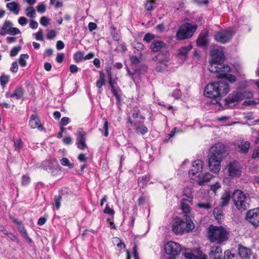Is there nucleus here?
I'll return each mask as SVG.
<instances>
[{
    "instance_id": "nucleus-1",
    "label": "nucleus",
    "mask_w": 259,
    "mask_h": 259,
    "mask_svg": "<svg viewBox=\"0 0 259 259\" xmlns=\"http://www.w3.org/2000/svg\"><path fill=\"white\" fill-rule=\"evenodd\" d=\"M210 55L208 69L211 72L219 73L218 77L225 78L227 76V79L230 82H235L236 81L235 76L227 74V73L230 71V68L228 65L223 63L224 61L223 52L218 49H214L211 51Z\"/></svg>"
},
{
    "instance_id": "nucleus-2",
    "label": "nucleus",
    "mask_w": 259,
    "mask_h": 259,
    "mask_svg": "<svg viewBox=\"0 0 259 259\" xmlns=\"http://www.w3.org/2000/svg\"><path fill=\"white\" fill-rule=\"evenodd\" d=\"M229 154L228 148L222 143L213 145L208 154V166L210 171L217 174L221 167V163Z\"/></svg>"
},
{
    "instance_id": "nucleus-3",
    "label": "nucleus",
    "mask_w": 259,
    "mask_h": 259,
    "mask_svg": "<svg viewBox=\"0 0 259 259\" xmlns=\"http://www.w3.org/2000/svg\"><path fill=\"white\" fill-rule=\"evenodd\" d=\"M229 91L230 87L228 83L224 80H221L208 84L205 88L204 94L207 97L218 100L226 95ZM216 102H218V100Z\"/></svg>"
},
{
    "instance_id": "nucleus-4",
    "label": "nucleus",
    "mask_w": 259,
    "mask_h": 259,
    "mask_svg": "<svg viewBox=\"0 0 259 259\" xmlns=\"http://www.w3.org/2000/svg\"><path fill=\"white\" fill-rule=\"evenodd\" d=\"M207 235L210 242L221 244L228 240L229 232L222 226L211 225L209 227Z\"/></svg>"
},
{
    "instance_id": "nucleus-5",
    "label": "nucleus",
    "mask_w": 259,
    "mask_h": 259,
    "mask_svg": "<svg viewBox=\"0 0 259 259\" xmlns=\"http://www.w3.org/2000/svg\"><path fill=\"white\" fill-rule=\"evenodd\" d=\"M184 213L185 221L180 218H177L172 224V230L176 234L189 232L194 228V224L190 216L191 212Z\"/></svg>"
},
{
    "instance_id": "nucleus-6",
    "label": "nucleus",
    "mask_w": 259,
    "mask_h": 259,
    "mask_svg": "<svg viewBox=\"0 0 259 259\" xmlns=\"http://www.w3.org/2000/svg\"><path fill=\"white\" fill-rule=\"evenodd\" d=\"M232 198L238 210L242 211L249 208L251 200L249 194H244L240 190H236L233 193Z\"/></svg>"
},
{
    "instance_id": "nucleus-7",
    "label": "nucleus",
    "mask_w": 259,
    "mask_h": 259,
    "mask_svg": "<svg viewBox=\"0 0 259 259\" xmlns=\"http://www.w3.org/2000/svg\"><path fill=\"white\" fill-rule=\"evenodd\" d=\"M150 49L153 52H160L162 49V41L157 39L154 40L151 43ZM152 60L156 66L155 69L156 71H161L162 70V53L159 52L153 58Z\"/></svg>"
},
{
    "instance_id": "nucleus-8",
    "label": "nucleus",
    "mask_w": 259,
    "mask_h": 259,
    "mask_svg": "<svg viewBox=\"0 0 259 259\" xmlns=\"http://www.w3.org/2000/svg\"><path fill=\"white\" fill-rule=\"evenodd\" d=\"M197 28V25L186 23L180 27L176 34L177 37L179 40L189 38L193 36Z\"/></svg>"
},
{
    "instance_id": "nucleus-9",
    "label": "nucleus",
    "mask_w": 259,
    "mask_h": 259,
    "mask_svg": "<svg viewBox=\"0 0 259 259\" xmlns=\"http://www.w3.org/2000/svg\"><path fill=\"white\" fill-rule=\"evenodd\" d=\"M242 168V167L238 161L233 160L228 163L225 168V171L228 176L234 179L241 176Z\"/></svg>"
},
{
    "instance_id": "nucleus-10",
    "label": "nucleus",
    "mask_w": 259,
    "mask_h": 259,
    "mask_svg": "<svg viewBox=\"0 0 259 259\" xmlns=\"http://www.w3.org/2000/svg\"><path fill=\"white\" fill-rule=\"evenodd\" d=\"M182 196L183 197L181 201V207L183 213H190V204L191 203V200L193 199L192 190L189 187L184 188L182 192Z\"/></svg>"
},
{
    "instance_id": "nucleus-11",
    "label": "nucleus",
    "mask_w": 259,
    "mask_h": 259,
    "mask_svg": "<svg viewBox=\"0 0 259 259\" xmlns=\"http://www.w3.org/2000/svg\"><path fill=\"white\" fill-rule=\"evenodd\" d=\"M234 34L235 31L231 29L222 30L215 33L214 39L219 42L226 44L231 40Z\"/></svg>"
},
{
    "instance_id": "nucleus-12",
    "label": "nucleus",
    "mask_w": 259,
    "mask_h": 259,
    "mask_svg": "<svg viewBox=\"0 0 259 259\" xmlns=\"http://www.w3.org/2000/svg\"><path fill=\"white\" fill-rule=\"evenodd\" d=\"M164 249L167 254L171 255L167 259H176V256L181 252L182 247L179 243L171 241L165 245Z\"/></svg>"
},
{
    "instance_id": "nucleus-13",
    "label": "nucleus",
    "mask_w": 259,
    "mask_h": 259,
    "mask_svg": "<svg viewBox=\"0 0 259 259\" xmlns=\"http://www.w3.org/2000/svg\"><path fill=\"white\" fill-rule=\"evenodd\" d=\"M141 120L138 122H133L130 116L127 118V123L131 124L132 126H135V130L137 134H141L142 135L146 134L148 130V128L144 125L139 126L138 124H143L145 117L143 116H140Z\"/></svg>"
},
{
    "instance_id": "nucleus-14",
    "label": "nucleus",
    "mask_w": 259,
    "mask_h": 259,
    "mask_svg": "<svg viewBox=\"0 0 259 259\" xmlns=\"http://www.w3.org/2000/svg\"><path fill=\"white\" fill-rule=\"evenodd\" d=\"M203 162L199 159L195 160L192 165V168L189 171V175L192 179L195 178L201 174Z\"/></svg>"
},
{
    "instance_id": "nucleus-15",
    "label": "nucleus",
    "mask_w": 259,
    "mask_h": 259,
    "mask_svg": "<svg viewBox=\"0 0 259 259\" xmlns=\"http://www.w3.org/2000/svg\"><path fill=\"white\" fill-rule=\"evenodd\" d=\"M246 219L254 227L259 226V208L249 210L246 213Z\"/></svg>"
},
{
    "instance_id": "nucleus-16",
    "label": "nucleus",
    "mask_w": 259,
    "mask_h": 259,
    "mask_svg": "<svg viewBox=\"0 0 259 259\" xmlns=\"http://www.w3.org/2000/svg\"><path fill=\"white\" fill-rule=\"evenodd\" d=\"M29 126L31 128H37L39 131L45 130V127L41 123L38 116L36 114H32L29 119Z\"/></svg>"
},
{
    "instance_id": "nucleus-17",
    "label": "nucleus",
    "mask_w": 259,
    "mask_h": 259,
    "mask_svg": "<svg viewBox=\"0 0 259 259\" xmlns=\"http://www.w3.org/2000/svg\"><path fill=\"white\" fill-rule=\"evenodd\" d=\"M86 136V132L82 130L78 131L76 134V144L77 148L80 150H84L87 147Z\"/></svg>"
},
{
    "instance_id": "nucleus-18",
    "label": "nucleus",
    "mask_w": 259,
    "mask_h": 259,
    "mask_svg": "<svg viewBox=\"0 0 259 259\" xmlns=\"http://www.w3.org/2000/svg\"><path fill=\"white\" fill-rule=\"evenodd\" d=\"M209 257L211 259H222V249L220 245H214L211 246Z\"/></svg>"
},
{
    "instance_id": "nucleus-19",
    "label": "nucleus",
    "mask_w": 259,
    "mask_h": 259,
    "mask_svg": "<svg viewBox=\"0 0 259 259\" xmlns=\"http://www.w3.org/2000/svg\"><path fill=\"white\" fill-rule=\"evenodd\" d=\"M238 254L241 259H250L252 255L251 250L239 244L238 247Z\"/></svg>"
},
{
    "instance_id": "nucleus-20",
    "label": "nucleus",
    "mask_w": 259,
    "mask_h": 259,
    "mask_svg": "<svg viewBox=\"0 0 259 259\" xmlns=\"http://www.w3.org/2000/svg\"><path fill=\"white\" fill-rule=\"evenodd\" d=\"M241 96V92H234L226 99V103L230 105H234V104L242 100Z\"/></svg>"
},
{
    "instance_id": "nucleus-21",
    "label": "nucleus",
    "mask_w": 259,
    "mask_h": 259,
    "mask_svg": "<svg viewBox=\"0 0 259 259\" xmlns=\"http://www.w3.org/2000/svg\"><path fill=\"white\" fill-rule=\"evenodd\" d=\"M191 49L192 46L191 45L182 47L178 51V57L182 60L185 59L187 57L189 52L191 50Z\"/></svg>"
},
{
    "instance_id": "nucleus-22",
    "label": "nucleus",
    "mask_w": 259,
    "mask_h": 259,
    "mask_svg": "<svg viewBox=\"0 0 259 259\" xmlns=\"http://www.w3.org/2000/svg\"><path fill=\"white\" fill-rule=\"evenodd\" d=\"M109 84L111 88V90L114 96L115 97L116 99L118 102H120L121 101V97L118 94L117 92L115 89V85H117V82L115 79H113V78L108 80Z\"/></svg>"
},
{
    "instance_id": "nucleus-23",
    "label": "nucleus",
    "mask_w": 259,
    "mask_h": 259,
    "mask_svg": "<svg viewBox=\"0 0 259 259\" xmlns=\"http://www.w3.org/2000/svg\"><path fill=\"white\" fill-rule=\"evenodd\" d=\"M197 182L200 186H202L205 183L209 181L212 178V176L210 173H205L204 175H199L198 176Z\"/></svg>"
},
{
    "instance_id": "nucleus-24",
    "label": "nucleus",
    "mask_w": 259,
    "mask_h": 259,
    "mask_svg": "<svg viewBox=\"0 0 259 259\" xmlns=\"http://www.w3.org/2000/svg\"><path fill=\"white\" fill-rule=\"evenodd\" d=\"M185 257L188 259H206L207 256L202 253L196 255L194 252L192 251H186L184 253Z\"/></svg>"
},
{
    "instance_id": "nucleus-25",
    "label": "nucleus",
    "mask_w": 259,
    "mask_h": 259,
    "mask_svg": "<svg viewBox=\"0 0 259 259\" xmlns=\"http://www.w3.org/2000/svg\"><path fill=\"white\" fill-rule=\"evenodd\" d=\"M207 37L208 35L206 33L200 34L197 40V45L200 47L206 46L209 42Z\"/></svg>"
},
{
    "instance_id": "nucleus-26",
    "label": "nucleus",
    "mask_w": 259,
    "mask_h": 259,
    "mask_svg": "<svg viewBox=\"0 0 259 259\" xmlns=\"http://www.w3.org/2000/svg\"><path fill=\"white\" fill-rule=\"evenodd\" d=\"M24 90L23 89V88L22 87H18L17 88L14 93L12 94H11L10 95V96H9V95L7 94H6V97H10V98H14V97H16V98L17 99H21L22 98H23V96H24Z\"/></svg>"
},
{
    "instance_id": "nucleus-27",
    "label": "nucleus",
    "mask_w": 259,
    "mask_h": 259,
    "mask_svg": "<svg viewBox=\"0 0 259 259\" xmlns=\"http://www.w3.org/2000/svg\"><path fill=\"white\" fill-rule=\"evenodd\" d=\"M61 197L66 199L67 201L73 199V193L71 191L65 189H62L59 195Z\"/></svg>"
},
{
    "instance_id": "nucleus-28",
    "label": "nucleus",
    "mask_w": 259,
    "mask_h": 259,
    "mask_svg": "<svg viewBox=\"0 0 259 259\" xmlns=\"http://www.w3.org/2000/svg\"><path fill=\"white\" fill-rule=\"evenodd\" d=\"M18 230L21 236L24 237L29 243H32V240L29 237L27 230L24 225L19 226Z\"/></svg>"
},
{
    "instance_id": "nucleus-29",
    "label": "nucleus",
    "mask_w": 259,
    "mask_h": 259,
    "mask_svg": "<svg viewBox=\"0 0 259 259\" xmlns=\"http://www.w3.org/2000/svg\"><path fill=\"white\" fill-rule=\"evenodd\" d=\"M12 25V22L9 20H6L4 22L1 29L0 30V34L5 35L9 33V28Z\"/></svg>"
},
{
    "instance_id": "nucleus-30",
    "label": "nucleus",
    "mask_w": 259,
    "mask_h": 259,
    "mask_svg": "<svg viewBox=\"0 0 259 259\" xmlns=\"http://www.w3.org/2000/svg\"><path fill=\"white\" fill-rule=\"evenodd\" d=\"M150 177L147 175L142 176L138 179V183L141 188H145L150 181Z\"/></svg>"
},
{
    "instance_id": "nucleus-31",
    "label": "nucleus",
    "mask_w": 259,
    "mask_h": 259,
    "mask_svg": "<svg viewBox=\"0 0 259 259\" xmlns=\"http://www.w3.org/2000/svg\"><path fill=\"white\" fill-rule=\"evenodd\" d=\"M231 198L230 193L227 191L225 192L221 197V204L225 206L229 204Z\"/></svg>"
},
{
    "instance_id": "nucleus-32",
    "label": "nucleus",
    "mask_w": 259,
    "mask_h": 259,
    "mask_svg": "<svg viewBox=\"0 0 259 259\" xmlns=\"http://www.w3.org/2000/svg\"><path fill=\"white\" fill-rule=\"evenodd\" d=\"M213 214L215 218L219 222L223 219V208L222 207H217L213 210Z\"/></svg>"
},
{
    "instance_id": "nucleus-33",
    "label": "nucleus",
    "mask_w": 259,
    "mask_h": 259,
    "mask_svg": "<svg viewBox=\"0 0 259 259\" xmlns=\"http://www.w3.org/2000/svg\"><path fill=\"white\" fill-rule=\"evenodd\" d=\"M6 7L11 11H13L14 13V14H15L16 15L18 14L19 6H18V4L16 2H13L11 3H8L6 5Z\"/></svg>"
},
{
    "instance_id": "nucleus-34",
    "label": "nucleus",
    "mask_w": 259,
    "mask_h": 259,
    "mask_svg": "<svg viewBox=\"0 0 259 259\" xmlns=\"http://www.w3.org/2000/svg\"><path fill=\"white\" fill-rule=\"evenodd\" d=\"M110 30L113 39L116 41H119V35L118 32L117 31L116 28L113 25H111L110 28Z\"/></svg>"
},
{
    "instance_id": "nucleus-35",
    "label": "nucleus",
    "mask_w": 259,
    "mask_h": 259,
    "mask_svg": "<svg viewBox=\"0 0 259 259\" xmlns=\"http://www.w3.org/2000/svg\"><path fill=\"white\" fill-rule=\"evenodd\" d=\"M238 146L242 152L246 153L250 147V143L247 141H242Z\"/></svg>"
},
{
    "instance_id": "nucleus-36",
    "label": "nucleus",
    "mask_w": 259,
    "mask_h": 259,
    "mask_svg": "<svg viewBox=\"0 0 259 259\" xmlns=\"http://www.w3.org/2000/svg\"><path fill=\"white\" fill-rule=\"evenodd\" d=\"M155 39V35L153 34L150 33H146L143 38V40L145 41L147 44H149L150 42H152V41H154Z\"/></svg>"
},
{
    "instance_id": "nucleus-37",
    "label": "nucleus",
    "mask_w": 259,
    "mask_h": 259,
    "mask_svg": "<svg viewBox=\"0 0 259 259\" xmlns=\"http://www.w3.org/2000/svg\"><path fill=\"white\" fill-rule=\"evenodd\" d=\"M29 56L28 54H21L19 57V63L22 67H25L26 65V59H28Z\"/></svg>"
},
{
    "instance_id": "nucleus-38",
    "label": "nucleus",
    "mask_w": 259,
    "mask_h": 259,
    "mask_svg": "<svg viewBox=\"0 0 259 259\" xmlns=\"http://www.w3.org/2000/svg\"><path fill=\"white\" fill-rule=\"evenodd\" d=\"M83 58V52H77L73 56L74 60L77 63L81 62Z\"/></svg>"
},
{
    "instance_id": "nucleus-39",
    "label": "nucleus",
    "mask_w": 259,
    "mask_h": 259,
    "mask_svg": "<svg viewBox=\"0 0 259 259\" xmlns=\"http://www.w3.org/2000/svg\"><path fill=\"white\" fill-rule=\"evenodd\" d=\"M60 163L63 166H68L70 169L74 167V164L70 163L69 159L65 157L60 160Z\"/></svg>"
},
{
    "instance_id": "nucleus-40",
    "label": "nucleus",
    "mask_w": 259,
    "mask_h": 259,
    "mask_svg": "<svg viewBox=\"0 0 259 259\" xmlns=\"http://www.w3.org/2000/svg\"><path fill=\"white\" fill-rule=\"evenodd\" d=\"M31 182V178L26 175H23L21 178V185L23 186H27Z\"/></svg>"
},
{
    "instance_id": "nucleus-41",
    "label": "nucleus",
    "mask_w": 259,
    "mask_h": 259,
    "mask_svg": "<svg viewBox=\"0 0 259 259\" xmlns=\"http://www.w3.org/2000/svg\"><path fill=\"white\" fill-rule=\"evenodd\" d=\"M224 259H238V258L235 253H233L230 250H227L225 251Z\"/></svg>"
},
{
    "instance_id": "nucleus-42",
    "label": "nucleus",
    "mask_w": 259,
    "mask_h": 259,
    "mask_svg": "<svg viewBox=\"0 0 259 259\" xmlns=\"http://www.w3.org/2000/svg\"><path fill=\"white\" fill-rule=\"evenodd\" d=\"M198 207L206 210L210 209L212 207V205L210 202H201L197 204Z\"/></svg>"
},
{
    "instance_id": "nucleus-43",
    "label": "nucleus",
    "mask_w": 259,
    "mask_h": 259,
    "mask_svg": "<svg viewBox=\"0 0 259 259\" xmlns=\"http://www.w3.org/2000/svg\"><path fill=\"white\" fill-rule=\"evenodd\" d=\"M9 80L10 76L9 75H6L3 74L0 76V83L3 87H4L7 84Z\"/></svg>"
},
{
    "instance_id": "nucleus-44",
    "label": "nucleus",
    "mask_w": 259,
    "mask_h": 259,
    "mask_svg": "<svg viewBox=\"0 0 259 259\" xmlns=\"http://www.w3.org/2000/svg\"><path fill=\"white\" fill-rule=\"evenodd\" d=\"M27 12V16L30 18H34L36 16L35 10L32 7H29L26 9Z\"/></svg>"
},
{
    "instance_id": "nucleus-45",
    "label": "nucleus",
    "mask_w": 259,
    "mask_h": 259,
    "mask_svg": "<svg viewBox=\"0 0 259 259\" xmlns=\"http://www.w3.org/2000/svg\"><path fill=\"white\" fill-rule=\"evenodd\" d=\"M21 49L22 47L20 46L14 47L10 51V56L15 57L17 56L18 53L21 50Z\"/></svg>"
},
{
    "instance_id": "nucleus-46",
    "label": "nucleus",
    "mask_w": 259,
    "mask_h": 259,
    "mask_svg": "<svg viewBox=\"0 0 259 259\" xmlns=\"http://www.w3.org/2000/svg\"><path fill=\"white\" fill-rule=\"evenodd\" d=\"M155 4V0H148L144 5L146 10L149 11L153 9V5Z\"/></svg>"
},
{
    "instance_id": "nucleus-47",
    "label": "nucleus",
    "mask_w": 259,
    "mask_h": 259,
    "mask_svg": "<svg viewBox=\"0 0 259 259\" xmlns=\"http://www.w3.org/2000/svg\"><path fill=\"white\" fill-rule=\"evenodd\" d=\"M114 241L117 243L116 246L118 248L119 251H120L122 248H125V245L124 243L122 242L121 240L118 237L114 238Z\"/></svg>"
},
{
    "instance_id": "nucleus-48",
    "label": "nucleus",
    "mask_w": 259,
    "mask_h": 259,
    "mask_svg": "<svg viewBox=\"0 0 259 259\" xmlns=\"http://www.w3.org/2000/svg\"><path fill=\"white\" fill-rule=\"evenodd\" d=\"M9 33L11 35H16L21 33L20 30L16 27H12L9 28Z\"/></svg>"
},
{
    "instance_id": "nucleus-49",
    "label": "nucleus",
    "mask_w": 259,
    "mask_h": 259,
    "mask_svg": "<svg viewBox=\"0 0 259 259\" xmlns=\"http://www.w3.org/2000/svg\"><path fill=\"white\" fill-rule=\"evenodd\" d=\"M61 199L62 198L59 195L55 196L54 197L55 205L57 209L60 207Z\"/></svg>"
},
{
    "instance_id": "nucleus-50",
    "label": "nucleus",
    "mask_w": 259,
    "mask_h": 259,
    "mask_svg": "<svg viewBox=\"0 0 259 259\" xmlns=\"http://www.w3.org/2000/svg\"><path fill=\"white\" fill-rule=\"evenodd\" d=\"M108 129H109V123L108 121L106 120L104 123V125L103 127L102 132H104V136L106 137L108 136Z\"/></svg>"
},
{
    "instance_id": "nucleus-51",
    "label": "nucleus",
    "mask_w": 259,
    "mask_h": 259,
    "mask_svg": "<svg viewBox=\"0 0 259 259\" xmlns=\"http://www.w3.org/2000/svg\"><path fill=\"white\" fill-rule=\"evenodd\" d=\"M132 117L133 118L135 119L139 117H140V111L137 107H134L132 111Z\"/></svg>"
},
{
    "instance_id": "nucleus-52",
    "label": "nucleus",
    "mask_w": 259,
    "mask_h": 259,
    "mask_svg": "<svg viewBox=\"0 0 259 259\" xmlns=\"http://www.w3.org/2000/svg\"><path fill=\"white\" fill-rule=\"evenodd\" d=\"M134 47L137 51L141 52L144 50L145 46L142 42H137L134 44Z\"/></svg>"
},
{
    "instance_id": "nucleus-53",
    "label": "nucleus",
    "mask_w": 259,
    "mask_h": 259,
    "mask_svg": "<svg viewBox=\"0 0 259 259\" xmlns=\"http://www.w3.org/2000/svg\"><path fill=\"white\" fill-rule=\"evenodd\" d=\"M104 213L113 215L115 213V211L113 209L110 208L108 204H106V207L104 210Z\"/></svg>"
},
{
    "instance_id": "nucleus-54",
    "label": "nucleus",
    "mask_w": 259,
    "mask_h": 259,
    "mask_svg": "<svg viewBox=\"0 0 259 259\" xmlns=\"http://www.w3.org/2000/svg\"><path fill=\"white\" fill-rule=\"evenodd\" d=\"M40 23L41 25L46 26L49 23V19L46 16H42L40 19Z\"/></svg>"
},
{
    "instance_id": "nucleus-55",
    "label": "nucleus",
    "mask_w": 259,
    "mask_h": 259,
    "mask_svg": "<svg viewBox=\"0 0 259 259\" xmlns=\"http://www.w3.org/2000/svg\"><path fill=\"white\" fill-rule=\"evenodd\" d=\"M37 11L38 12L40 13H44L46 11V6L44 4H39L36 7Z\"/></svg>"
},
{
    "instance_id": "nucleus-56",
    "label": "nucleus",
    "mask_w": 259,
    "mask_h": 259,
    "mask_svg": "<svg viewBox=\"0 0 259 259\" xmlns=\"http://www.w3.org/2000/svg\"><path fill=\"white\" fill-rule=\"evenodd\" d=\"M56 35V33L55 30H51L49 31L47 34V37L49 39H53Z\"/></svg>"
},
{
    "instance_id": "nucleus-57",
    "label": "nucleus",
    "mask_w": 259,
    "mask_h": 259,
    "mask_svg": "<svg viewBox=\"0 0 259 259\" xmlns=\"http://www.w3.org/2000/svg\"><path fill=\"white\" fill-rule=\"evenodd\" d=\"M35 39L37 40H43L42 30L39 29L38 31L35 34Z\"/></svg>"
},
{
    "instance_id": "nucleus-58",
    "label": "nucleus",
    "mask_w": 259,
    "mask_h": 259,
    "mask_svg": "<svg viewBox=\"0 0 259 259\" xmlns=\"http://www.w3.org/2000/svg\"><path fill=\"white\" fill-rule=\"evenodd\" d=\"M70 119L67 117H64L61 118L59 122V125H66L69 122Z\"/></svg>"
},
{
    "instance_id": "nucleus-59",
    "label": "nucleus",
    "mask_w": 259,
    "mask_h": 259,
    "mask_svg": "<svg viewBox=\"0 0 259 259\" xmlns=\"http://www.w3.org/2000/svg\"><path fill=\"white\" fill-rule=\"evenodd\" d=\"M18 69V65L17 62H13L11 64L10 70L13 73H16L17 72Z\"/></svg>"
},
{
    "instance_id": "nucleus-60",
    "label": "nucleus",
    "mask_w": 259,
    "mask_h": 259,
    "mask_svg": "<svg viewBox=\"0 0 259 259\" xmlns=\"http://www.w3.org/2000/svg\"><path fill=\"white\" fill-rule=\"evenodd\" d=\"M181 95V91L179 89H176L171 93V96L174 97L175 99H178Z\"/></svg>"
},
{
    "instance_id": "nucleus-61",
    "label": "nucleus",
    "mask_w": 259,
    "mask_h": 259,
    "mask_svg": "<svg viewBox=\"0 0 259 259\" xmlns=\"http://www.w3.org/2000/svg\"><path fill=\"white\" fill-rule=\"evenodd\" d=\"M43 169L46 170H51L52 169L51 163L50 161L44 162L42 164Z\"/></svg>"
},
{
    "instance_id": "nucleus-62",
    "label": "nucleus",
    "mask_w": 259,
    "mask_h": 259,
    "mask_svg": "<svg viewBox=\"0 0 259 259\" xmlns=\"http://www.w3.org/2000/svg\"><path fill=\"white\" fill-rule=\"evenodd\" d=\"M63 142L64 144L68 145L72 143V138L70 136H66L63 139Z\"/></svg>"
},
{
    "instance_id": "nucleus-63",
    "label": "nucleus",
    "mask_w": 259,
    "mask_h": 259,
    "mask_svg": "<svg viewBox=\"0 0 259 259\" xmlns=\"http://www.w3.org/2000/svg\"><path fill=\"white\" fill-rule=\"evenodd\" d=\"M131 62L133 64H137L140 62L139 58L136 56H133L130 58Z\"/></svg>"
},
{
    "instance_id": "nucleus-64",
    "label": "nucleus",
    "mask_w": 259,
    "mask_h": 259,
    "mask_svg": "<svg viewBox=\"0 0 259 259\" xmlns=\"http://www.w3.org/2000/svg\"><path fill=\"white\" fill-rule=\"evenodd\" d=\"M97 25L94 22H90L88 24V28L90 31L92 32L97 29Z\"/></svg>"
}]
</instances>
